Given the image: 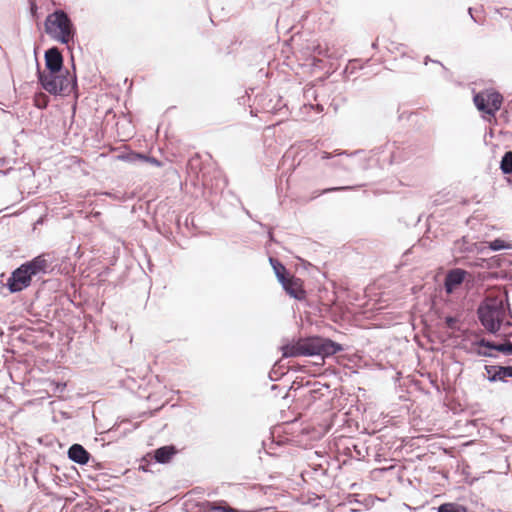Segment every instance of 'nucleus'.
Wrapping results in <instances>:
<instances>
[{"label":"nucleus","instance_id":"bf43d9fd","mask_svg":"<svg viewBox=\"0 0 512 512\" xmlns=\"http://www.w3.org/2000/svg\"><path fill=\"white\" fill-rule=\"evenodd\" d=\"M284 17V14H281L278 18V22Z\"/></svg>","mask_w":512,"mask_h":512},{"label":"nucleus","instance_id":"a878e982","mask_svg":"<svg viewBox=\"0 0 512 512\" xmlns=\"http://www.w3.org/2000/svg\"><path fill=\"white\" fill-rule=\"evenodd\" d=\"M196 506L198 507L199 512H219V510L222 508L221 500H204L202 502H197Z\"/></svg>","mask_w":512,"mask_h":512},{"label":"nucleus","instance_id":"6ab92c4d","mask_svg":"<svg viewBox=\"0 0 512 512\" xmlns=\"http://www.w3.org/2000/svg\"><path fill=\"white\" fill-rule=\"evenodd\" d=\"M50 463L48 461V458L44 454H37L36 457L33 460V463L31 465L32 469V477L35 483L38 485V487L44 486V483L41 482V467H44L46 464Z\"/></svg>","mask_w":512,"mask_h":512},{"label":"nucleus","instance_id":"9d476101","mask_svg":"<svg viewBox=\"0 0 512 512\" xmlns=\"http://www.w3.org/2000/svg\"><path fill=\"white\" fill-rule=\"evenodd\" d=\"M362 152L363 150H356L352 154H347L345 151L339 150H335L333 153L323 151L321 158L329 160L328 165L336 172H350L353 170V164L350 158Z\"/></svg>","mask_w":512,"mask_h":512},{"label":"nucleus","instance_id":"13d9d810","mask_svg":"<svg viewBox=\"0 0 512 512\" xmlns=\"http://www.w3.org/2000/svg\"><path fill=\"white\" fill-rule=\"evenodd\" d=\"M223 181H224V187H226L228 185V180L225 178Z\"/></svg>","mask_w":512,"mask_h":512},{"label":"nucleus","instance_id":"dca6fc26","mask_svg":"<svg viewBox=\"0 0 512 512\" xmlns=\"http://www.w3.org/2000/svg\"><path fill=\"white\" fill-rule=\"evenodd\" d=\"M467 276V271L462 268H454L450 270L444 278L443 287L447 294H452L460 287Z\"/></svg>","mask_w":512,"mask_h":512},{"label":"nucleus","instance_id":"4468645a","mask_svg":"<svg viewBox=\"0 0 512 512\" xmlns=\"http://www.w3.org/2000/svg\"><path fill=\"white\" fill-rule=\"evenodd\" d=\"M280 285L290 298L298 301L306 299L307 292L303 286V281L295 275L290 274V276L280 282Z\"/></svg>","mask_w":512,"mask_h":512},{"label":"nucleus","instance_id":"4d7b16f0","mask_svg":"<svg viewBox=\"0 0 512 512\" xmlns=\"http://www.w3.org/2000/svg\"><path fill=\"white\" fill-rule=\"evenodd\" d=\"M488 135H489L490 137H493V135H494V134H493V130H492V129H490V130H489Z\"/></svg>","mask_w":512,"mask_h":512},{"label":"nucleus","instance_id":"cd10ccee","mask_svg":"<svg viewBox=\"0 0 512 512\" xmlns=\"http://www.w3.org/2000/svg\"><path fill=\"white\" fill-rule=\"evenodd\" d=\"M502 258V254L494 255L489 258H483L481 259L483 262L481 266L487 269L503 268Z\"/></svg>","mask_w":512,"mask_h":512},{"label":"nucleus","instance_id":"f704fd0d","mask_svg":"<svg viewBox=\"0 0 512 512\" xmlns=\"http://www.w3.org/2000/svg\"><path fill=\"white\" fill-rule=\"evenodd\" d=\"M496 351L502 353L504 356H512V342L497 343Z\"/></svg>","mask_w":512,"mask_h":512},{"label":"nucleus","instance_id":"393cba45","mask_svg":"<svg viewBox=\"0 0 512 512\" xmlns=\"http://www.w3.org/2000/svg\"><path fill=\"white\" fill-rule=\"evenodd\" d=\"M499 169L503 175H512V150H507L502 155Z\"/></svg>","mask_w":512,"mask_h":512},{"label":"nucleus","instance_id":"4c0bfd02","mask_svg":"<svg viewBox=\"0 0 512 512\" xmlns=\"http://www.w3.org/2000/svg\"><path fill=\"white\" fill-rule=\"evenodd\" d=\"M131 269H132V266H130L128 264L125 265L124 271L122 272V274L118 278V283L119 284L124 285L126 283V281L128 280V274H129Z\"/></svg>","mask_w":512,"mask_h":512},{"label":"nucleus","instance_id":"9b49d317","mask_svg":"<svg viewBox=\"0 0 512 512\" xmlns=\"http://www.w3.org/2000/svg\"><path fill=\"white\" fill-rule=\"evenodd\" d=\"M31 283L32 278L21 263L17 268L12 270L4 286L11 294H15L26 290L30 287Z\"/></svg>","mask_w":512,"mask_h":512},{"label":"nucleus","instance_id":"a18cd8bd","mask_svg":"<svg viewBox=\"0 0 512 512\" xmlns=\"http://www.w3.org/2000/svg\"><path fill=\"white\" fill-rule=\"evenodd\" d=\"M406 46L404 44H399L397 47H396V50L400 52V57L401 59H405V58H409V59H414L413 57H410L407 55V53L404 51V48Z\"/></svg>","mask_w":512,"mask_h":512},{"label":"nucleus","instance_id":"c756f323","mask_svg":"<svg viewBox=\"0 0 512 512\" xmlns=\"http://www.w3.org/2000/svg\"><path fill=\"white\" fill-rule=\"evenodd\" d=\"M156 463L154 461H150L149 460V457H148V452L146 454H144L140 460H139V466H138V470L139 471H142V472H145V473H154V471L152 470V466L155 465Z\"/></svg>","mask_w":512,"mask_h":512},{"label":"nucleus","instance_id":"5701e85b","mask_svg":"<svg viewBox=\"0 0 512 512\" xmlns=\"http://www.w3.org/2000/svg\"><path fill=\"white\" fill-rule=\"evenodd\" d=\"M360 62H361L360 59H352L347 62V64L345 65V67L343 68V70L340 73V76H342V79H343L342 81H344V83L347 80H349L350 76H352L358 70L363 68V65Z\"/></svg>","mask_w":512,"mask_h":512},{"label":"nucleus","instance_id":"052dcab7","mask_svg":"<svg viewBox=\"0 0 512 512\" xmlns=\"http://www.w3.org/2000/svg\"><path fill=\"white\" fill-rule=\"evenodd\" d=\"M4 334V331L2 328H0V336H2Z\"/></svg>","mask_w":512,"mask_h":512},{"label":"nucleus","instance_id":"37998d69","mask_svg":"<svg viewBox=\"0 0 512 512\" xmlns=\"http://www.w3.org/2000/svg\"><path fill=\"white\" fill-rule=\"evenodd\" d=\"M502 257L503 268L512 266V254L502 253Z\"/></svg>","mask_w":512,"mask_h":512},{"label":"nucleus","instance_id":"412c9836","mask_svg":"<svg viewBox=\"0 0 512 512\" xmlns=\"http://www.w3.org/2000/svg\"><path fill=\"white\" fill-rule=\"evenodd\" d=\"M268 260L279 283L290 276L291 272L278 258L269 256Z\"/></svg>","mask_w":512,"mask_h":512},{"label":"nucleus","instance_id":"aec40b11","mask_svg":"<svg viewBox=\"0 0 512 512\" xmlns=\"http://www.w3.org/2000/svg\"><path fill=\"white\" fill-rule=\"evenodd\" d=\"M506 249H512V243L502 238H495L487 242V246H481L477 249L478 253L484 254L486 251H501Z\"/></svg>","mask_w":512,"mask_h":512},{"label":"nucleus","instance_id":"b1692460","mask_svg":"<svg viewBox=\"0 0 512 512\" xmlns=\"http://www.w3.org/2000/svg\"><path fill=\"white\" fill-rule=\"evenodd\" d=\"M41 468V476H49L52 478L55 484H61L63 479L61 478V476L57 475V472L60 470V468L57 465L50 462Z\"/></svg>","mask_w":512,"mask_h":512},{"label":"nucleus","instance_id":"2f4dec72","mask_svg":"<svg viewBox=\"0 0 512 512\" xmlns=\"http://www.w3.org/2000/svg\"><path fill=\"white\" fill-rule=\"evenodd\" d=\"M34 329L31 327H25L20 331V333L17 335L16 339L23 342V343H32L33 342V333Z\"/></svg>","mask_w":512,"mask_h":512},{"label":"nucleus","instance_id":"473e14b6","mask_svg":"<svg viewBox=\"0 0 512 512\" xmlns=\"http://www.w3.org/2000/svg\"><path fill=\"white\" fill-rule=\"evenodd\" d=\"M357 187L358 186H334V187H328V188H325L322 190L315 191L314 193L316 194L315 197H318V196L325 195V194L331 193V192L353 190V189H356Z\"/></svg>","mask_w":512,"mask_h":512},{"label":"nucleus","instance_id":"09e8293b","mask_svg":"<svg viewBox=\"0 0 512 512\" xmlns=\"http://www.w3.org/2000/svg\"><path fill=\"white\" fill-rule=\"evenodd\" d=\"M347 501L350 504H352V503H361L360 500L357 499V495L356 494H349L348 497H347Z\"/></svg>","mask_w":512,"mask_h":512},{"label":"nucleus","instance_id":"bb28decb","mask_svg":"<svg viewBox=\"0 0 512 512\" xmlns=\"http://www.w3.org/2000/svg\"><path fill=\"white\" fill-rule=\"evenodd\" d=\"M437 512H468V508L457 502H445L437 507Z\"/></svg>","mask_w":512,"mask_h":512},{"label":"nucleus","instance_id":"864d4df0","mask_svg":"<svg viewBox=\"0 0 512 512\" xmlns=\"http://www.w3.org/2000/svg\"><path fill=\"white\" fill-rule=\"evenodd\" d=\"M271 106H273L272 99H269L268 103L262 104V109L265 111V108H267V107L271 108Z\"/></svg>","mask_w":512,"mask_h":512},{"label":"nucleus","instance_id":"e433bc0d","mask_svg":"<svg viewBox=\"0 0 512 512\" xmlns=\"http://www.w3.org/2000/svg\"><path fill=\"white\" fill-rule=\"evenodd\" d=\"M48 386L54 394H62L66 389V383L62 381L53 380L49 383Z\"/></svg>","mask_w":512,"mask_h":512},{"label":"nucleus","instance_id":"de8ad7c7","mask_svg":"<svg viewBox=\"0 0 512 512\" xmlns=\"http://www.w3.org/2000/svg\"><path fill=\"white\" fill-rule=\"evenodd\" d=\"M283 388H285V386L282 387V386H280L278 384H272L270 386V390H271V392L274 393L275 396H277V392L282 390Z\"/></svg>","mask_w":512,"mask_h":512},{"label":"nucleus","instance_id":"680f3d73","mask_svg":"<svg viewBox=\"0 0 512 512\" xmlns=\"http://www.w3.org/2000/svg\"><path fill=\"white\" fill-rule=\"evenodd\" d=\"M506 325L510 326V325H512V323L510 321H508V322H506Z\"/></svg>","mask_w":512,"mask_h":512},{"label":"nucleus","instance_id":"49530a36","mask_svg":"<svg viewBox=\"0 0 512 512\" xmlns=\"http://www.w3.org/2000/svg\"><path fill=\"white\" fill-rule=\"evenodd\" d=\"M473 11H474V9H473L472 7H469V8H468V14L470 15L471 19H472L475 23H477V24H479V25H482V24L484 23V21H483V20H480V19H479V18H477V17H475V16L473 15Z\"/></svg>","mask_w":512,"mask_h":512},{"label":"nucleus","instance_id":"e2e57ef3","mask_svg":"<svg viewBox=\"0 0 512 512\" xmlns=\"http://www.w3.org/2000/svg\"><path fill=\"white\" fill-rule=\"evenodd\" d=\"M509 336L512 337V331L510 332Z\"/></svg>","mask_w":512,"mask_h":512},{"label":"nucleus","instance_id":"5fc2aeb1","mask_svg":"<svg viewBox=\"0 0 512 512\" xmlns=\"http://www.w3.org/2000/svg\"><path fill=\"white\" fill-rule=\"evenodd\" d=\"M268 239L271 241V242H276L275 238H274V234H273V231L272 230H269L268 231Z\"/></svg>","mask_w":512,"mask_h":512},{"label":"nucleus","instance_id":"7ed1b4c3","mask_svg":"<svg viewBox=\"0 0 512 512\" xmlns=\"http://www.w3.org/2000/svg\"><path fill=\"white\" fill-rule=\"evenodd\" d=\"M44 31L53 40L66 45L74 44L77 37L76 26L70 15L63 9L56 8L44 20Z\"/></svg>","mask_w":512,"mask_h":512},{"label":"nucleus","instance_id":"2eb2a0df","mask_svg":"<svg viewBox=\"0 0 512 512\" xmlns=\"http://www.w3.org/2000/svg\"><path fill=\"white\" fill-rule=\"evenodd\" d=\"M178 453L179 449L175 444H167L148 451V457L150 461H154L156 464L167 465L173 461Z\"/></svg>","mask_w":512,"mask_h":512},{"label":"nucleus","instance_id":"1a4fd4ad","mask_svg":"<svg viewBox=\"0 0 512 512\" xmlns=\"http://www.w3.org/2000/svg\"><path fill=\"white\" fill-rule=\"evenodd\" d=\"M52 260V253H41L22 264L30 277L33 278L52 273L55 270V266L52 265Z\"/></svg>","mask_w":512,"mask_h":512},{"label":"nucleus","instance_id":"f3484780","mask_svg":"<svg viewBox=\"0 0 512 512\" xmlns=\"http://www.w3.org/2000/svg\"><path fill=\"white\" fill-rule=\"evenodd\" d=\"M472 346H473V352L477 356L497 358V355L494 354V352H493V351H496L495 346H497V343L490 339H486L484 337L475 339L472 342Z\"/></svg>","mask_w":512,"mask_h":512},{"label":"nucleus","instance_id":"a19ab883","mask_svg":"<svg viewBox=\"0 0 512 512\" xmlns=\"http://www.w3.org/2000/svg\"><path fill=\"white\" fill-rule=\"evenodd\" d=\"M494 10L496 13H498L504 19H509L510 18L509 13L512 11V9L507 8V7L495 8Z\"/></svg>","mask_w":512,"mask_h":512},{"label":"nucleus","instance_id":"ddd939ff","mask_svg":"<svg viewBox=\"0 0 512 512\" xmlns=\"http://www.w3.org/2000/svg\"><path fill=\"white\" fill-rule=\"evenodd\" d=\"M67 457L70 461L84 466L102 468L101 464L91 455V453L81 444L74 443L67 450Z\"/></svg>","mask_w":512,"mask_h":512},{"label":"nucleus","instance_id":"c9c22d12","mask_svg":"<svg viewBox=\"0 0 512 512\" xmlns=\"http://www.w3.org/2000/svg\"><path fill=\"white\" fill-rule=\"evenodd\" d=\"M284 107H286V104L283 102V99L281 96L277 97V100L271 108L267 107L265 108V112H269L272 114H278Z\"/></svg>","mask_w":512,"mask_h":512},{"label":"nucleus","instance_id":"f03ea898","mask_svg":"<svg viewBox=\"0 0 512 512\" xmlns=\"http://www.w3.org/2000/svg\"><path fill=\"white\" fill-rule=\"evenodd\" d=\"M343 350L344 346L342 344L321 335L300 337L297 340L287 342L281 346V352L284 358L318 356L324 360Z\"/></svg>","mask_w":512,"mask_h":512},{"label":"nucleus","instance_id":"c85d7f7f","mask_svg":"<svg viewBox=\"0 0 512 512\" xmlns=\"http://www.w3.org/2000/svg\"><path fill=\"white\" fill-rule=\"evenodd\" d=\"M451 199L450 192L440 191L432 197L431 206L437 207L449 202Z\"/></svg>","mask_w":512,"mask_h":512},{"label":"nucleus","instance_id":"79ce46f5","mask_svg":"<svg viewBox=\"0 0 512 512\" xmlns=\"http://www.w3.org/2000/svg\"><path fill=\"white\" fill-rule=\"evenodd\" d=\"M221 505L222 508L219 510V512H242L241 510L231 507L225 500H221Z\"/></svg>","mask_w":512,"mask_h":512},{"label":"nucleus","instance_id":"4be33fe9","mask_svg":"<svg viewBox=\"0 0 512 512\" xmlns=\"http://www.w3.org/2000/svg\"><path fill=\"white\" fill-rule=\"evenodd\" d=\"M311 392L314 399V403L321 400L326 393H330V385L327 383H320L315 380H310Z\"/></svg>","mask_w":512,"mask_h":512},{"label":"nucleus","instance_id":"ea45409f","mask_svg":"<svg viewBox=\"0 0 512 512\" xmlns=\"http://www.w3.org/2000/svg\"><path fill=\"white\" fill-rule=\"evenodd\" d=\"M9 162V159L6 157H0V166H5ZM12 170H14L13 167H9L5 170L0 169V176H7Z\"/></svg>","mask_w":512,"mask_h":512},{"label":"nucleus","instance_id":"7c9ffc66","mask_svg":"<svg viewBox=\"0 0 512 512\" xmlns=\"http://www.w3.org/2000/svg\"><path fill=\"white\" fill-rule=\"evenodd\" d=\"M284 375H286V371L278 363H275L268 373V377L272 382L280 380Z\"/></svg>","mask_w":512,"mask_h":512},{"label":"nucleus","instance_id":"3c124183","mask_svg":"<svg viewBox=\"0 0 512 512\" xmlns=\"http://www.w3.org/2000/svg\"><path fill=\"white\" fill-rule=\"evenodd\" d=\"M446 323L452 326L456 323L457 319L454 316H447L445 319Z\"/></svg>","mask_w":512,"mask_h":512},{"label":"nucleus","instance_id":"0eeeda50","mask_svg":"<svg viewBox=\"0 0 512 512\" xmlns=\"http://www.w3.org/2000/svg\"><path fill=\"white\" fill-rule=\"evenodd\" d=\"M292 398L295 408L307 411L314 404L311 392L310 379L306 377H297L287 388L283 399Z\"/></svg>","mask_w":512,"mask_h":512},{"label":"nucleus","instance_id":"f8f14e48","mask_svg":"<svg viewBox=\"0 0 512 512\" xmlns=\"http://www.w3.org/2000/svg\"><path fill=\"white\" fill-rule=\"evenodd\" d=\"M484 377L489 383L501 382L512 386V365L489 364L484 366Z\"/></svg>","mask_w":512,"mask_h":512},{"label":"nucleus","instance_id":"a211bd4d","mask_svg":"<svg viewBox=\"0 0 512 512\" xmlns=\"http://www.w3.org/2000/svg\"><path fill=\"white\" fill-rule=\"evenodd\" d=\"M114 151H120L119 154L115 156V159L118 161L126 162V163H136L139 162L140 157H142V152H138L132 150L129 146L123 145L113 149Z\"/></svg>","mask_w":512,"mask_h":512},{"label":"nucleus","instance_id":"39448f33","mask_svg":"<svg viewBox=\"0 0 512 512\" xmlns=\"http://www.w3.org/2000/svg\"><path fill=\"white\" fill-rule=\"evenodd\" d=\"M345 90L344 81L332 80L323 82L314 90V98L317 101L328 103L329 107L337 113L348 101Z\"/></svg>","mask_w":512,"mask_h":512},{"label":"nucleus","instance_id":"f257e3e1","mask_svg":"<svg viewBox=\"0 0 512 512\" xmlns=\"http://www.w3.org/2000/svg\"><path fill=\"white\" fill-rule=\"evenodd\" d=\"M36 77L38 85L53 96L68 95L78 87L77 75L75 73L74 56L71 55L73 73L65 67L64 56L57 46H52L44 52L45 70L35 57Z\"/></svg>","mask_w":512,"mask_h":512},{"label":"nucleus","instance_id":"6e6552de","mask_svg":"<svg viewBox=\"0 0 512 512\" xmlns=\"http://www.w3.org/2000/svg\"><path fill=\"white\" fill-rule=\"evenodd\" d=\"M387 152L388 156L382 159V162H387L389 165L401 163L410 158L414 152L412 145L402 141H387L384 145L375 147L370 150L374 156Z\"/></svg>","mask_w":512,"mask_h":512},{"label":"nucleus","instance_id":"6e6d98bb","mask_svg":"<svg viewBox=\"0 0 512 512\" xmlns=\"http://www.w3.org/2000/svg\"><path fill=\"white\" fill-rule=\"evenodd\" d=\"M110 326H111V329H113L114 331H117V329H118V324H117V323H115L114 321H112V322H111V324H110Z\"/></svg>","mask_w":512,"mask_h":512},{"label":"nucleus","instance_id":"8fccbe9b","mask_svg":"<svg viewBox=\"0 0 512 512\" xmlns=\"http://www.w3.org/2000/svg\"><path fill=\"white\" fill-rule=\"evenodd\" d=\"M410 115H412L411 112L403 111V112L399 113L398 120L401 121V120H403L405 118H408Z\"/></svg>","mask_w":512,"mask_h":512},{"label":"nucleus","instance_id":"72a5a7b5","mask_svg":"<svg viewBox=\"0 0 512 512\" xmlns=\"http://www.w3.org/2000/svg\"><path fill=\"white\" fill-rule=\"evenodd\" d=\"M139 162L149 163L155 167L163 166V162L161 160L145 152H142V157H140Z\"/></svg>","mask_w":512,"mask_h":512},{"label":"nucleus","instance_id":"423d86ee","mask_svg":"<svg viewBox=\"0 0 512 512\" xmlns=\"http://www.w3.org/2000/svg\"><path fill=\"white\" fill-rule=\"evenodd\" d=\"M504 102V96L494 88L474 92L473 103L483 120L490 122L495 118Z\"/></svg>","mask_w":512,"mask_h":512},{"label":"nucleus","instance_id":"603ef678","mask_svg":"<svg viewBox=\"0 0 512 512\" xmlns=\"http://www.w3.org/2000/svg\"><path fill=\"white\" fill-rule=\"evenodd\" d=\"M29 4H30V10L31 11H36L38 9L36 3L33 1V0H29Z\"/></svg>","mask_w":512,"mask_h":512},{"label":"nucleus","instance_id":"c03bdc74","mask_svg":"<svg viewBox=\"0 0 512 512\" xmlns=\"http://www.w3.org/2000/svg\"><path fill=\"white\" fill-rule=\"evenodd\" d=\"M228 194H230L232 197H234V198H235V200H236V201L241 205V207H242L243 211L245 212V214H246L248 217L252 218V215H251L250 211H249V210H247V209L243 206V204H242V202H241L240 198H239L238 196H236V195H235L232 191H230V190L228 191Z\"/></svg>","mask_w":512,"mask_h":512},{"label":"nucleus","instance_id":"58836bf2","mask_svg":"<svg viewBox=\"0 0 512 512\" xmlns=\"http://www.w3.org/2000/svg\"><path fill=\"white\" fill-rule=\"evenodd\" d=\"M423 63L424 65H428V63H435V64H438L441 66V69L444 73H447L448 72V69L444 66V64L442 62H440L439 60H434L432 59L429 55L425 56L424 57V60H423Z\"/></svg>","mask_w":512,"mask_h":512},{"label":"nucleus","instance_id":"20e7f679","mask_svg":"<svg viewBox=\"0 0 512 512\" xmlns=\"http://www.w3.org/2000/svg\"><path fill=\"white\" fill-rule=\"evenodd\" d=\"M504 313V304L496 300H483L476 310L477 318L481 326L488 334L495 337L499 336Z\"/></svg>","mask_w":512,"mask_h":512}]
</instances>
